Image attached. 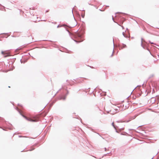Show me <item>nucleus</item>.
Here are the masks:
<instances>
[{
  "label": "nucleus",
  "mask_w": 159,
  "mask_h": 159,
  "mask_svg": "<svg viewBox=\"0 0 159 159\" xmlns=\"http://www.w3.org/2000/svg\"><path fill=\"white\" fill-rule=\"evenodd\" d=\"M24 117L28 120L31 122H36L38 121V118H37L34 117V119H33L27 117L25 116Z\"/></svg>",
  "instance_id": "nucleus-1"
},
{
  "label": "nucleus",
  "mask_w": 159,
  "mask_h": 159,
  "mask_svg": "<svg viewBox=\"0 0 159 159\" xmlns=\"http://www.w3.org/2000/svg\"><path fill=\"white\" fill-rule=\"evenodd\" d=\"M81 36L80 34H77L75 35V38H80L81 37Z\"/></svg>",
  "instance_id": "nucleus-2"
},
{
  "label": "nucleus",
  "mask_w": 159,
  "mask_h": 159,
  "mask_svg": "<svg viewBox=\"0 0 159 159\" xmlns=\"http://www.w3.org/2000/svg\"><path fill=\"white\" fill-rule=\"evenodd\" d=\"M2 53L3 55H4L6 53V52L5 51H2Z\"/></svg>",
  "instance_id": "nucleus-3"
},
{
  "label": "nucleus",
  "mask_w": 159,
  "mask_h": 159,
  "mask_svg": "<svg viewBox=\"0 0 159 159\" xmlns=\"http://www.w3.org/2000/svg\"><path fill=\"white\" fill-rule=\"evenodd\" d=\"M81 16L82 18H84V14H81Z\"/></svg>",
  "instance_id": "nucleus-4"
},
{
  "label": "nucleus",
  "mask_w": 159,
  "mask_h": 159,
  "mask_svg": "<svg viewBox=\"0 0 159 159\" xmlns=\"http://www.w3.org/2000/svg\"><path fill=\"white\" fill-rule=\"evenodd\" d=\"M126 47V45H124V44H123V48H125Z\"/></svg>",
  "instance_id": "nucleus-5"
},
{
  "label": "nucleus",
  "mask_w": 159,
  "mask_h": 159,
  "mask_svg": "<svg viewBox=\"0 0 159 159\" xmlns=\"http://www.w3.org/2000/svg\"><path fill=\"white\" fill-rule=\"evenodd\" d=\"M75 41H76V42H81V41H82V40H81V41H76V40H75Z\"/></svg>",
  "instance_id": "nucleus-6"
},
{
  "label": "nucleus",
  "mask_w": 159,
  "mask_h": 159,
  "mask_svg": "<svg viewBox=\"0 0 159 159\" xmlns=\"http://www.w3.org/2000/svg\"><path fill=\"white\" fill-rule=\"evenodd\" d=\"M112 125L114 127H115L114 125V122H113V123H112Z\"/></svg>",
  "instance_id": "nucleus-7"
},
{
  "label": "nucleus",
  "mask_w": 159,
  "mask_h": 159,
  "mask_svg": "<svg viewBox=\"0 0 159 159\" xmlns=\"http://www.w3.org/2000/svg\"><path fill=\"white\" fill-rule=\"evenodd\" d=\"M123 34L124 36V37H125V33L124 32L123 33Z\"/></svg>",
  "instance_id": "nucleus-8"
},
{
  "label": "nucleus",
  "mask_w": 159,
  "mask_h": 159,
  "mask_svg": "<svg viewBox=\"0 0 159 159\" xmlns=\"http://www.w3.org/2000/svg\"><path fill=\"white\" fill-rule=\"evenodd\" d=\"M49 11V10H48V11H46V12H48V11Z\"/></svg>",
  "instance_id": "nucleus-9"
},
{
  "label": "nucleus",
  "mask_w": 159,
  "mask_h": 159,
  "mask_svg": "<svg viewBox=\"0 0 159 159\" xmlns=\"http://www.w3.org/2000/svg\"><path fill=\"white\" fill-rule=\"evenodd\" d=\"M113 53H112V55H111V56H113Z\"/></svg>",
  "instance_id": "nucleus-10"
},
{
  "label": "nucleus",
  "mask_w": 159,
  "mask_h": 159,
  "mask_svg": "<svg viewBox=\"0 0 159 159\" xmlns=\"http://www.w3.org/2000/svg\"><path fill=\"white\" fill-rule=\"evenodd\" d=\"M152 44H153V43H151Z\"/></svg>",
  "instance_id": "nucleus-11"
}]
</instances>
